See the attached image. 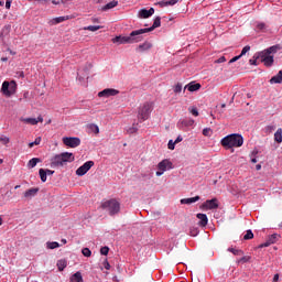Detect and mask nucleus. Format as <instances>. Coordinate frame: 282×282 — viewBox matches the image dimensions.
Returning a JSON list of instances; mask_svg holds the SVG:
<instances>
[{
	"label": "nucleus",
	"instance_id": "1",
	"mask_svg": "<svg viewBox=\"0 0 282 282\" xmlns=\"http://www.w3.org/2000/svg\"><path fill=\"white\" fill-rule=\"evenodd\" d=\"M282 50L281 44H275L264 51L258 53L256 58H261V63L265 65V67H272L274 65V54Z\"/></svg>",
	"mask_w": 282,
	"mask_h": 282
},
{
	"label": "nucleus",
	"instance_id": "2",
	"mask_svg": "<svg viewBox=\"0 0 282 282\" xmlns=\"http://www.w3.org/2000/svg\"><path fill=\"white\" fill-rule=\"evenodd\" d=\"M221 147L224 149H235L239 147H243V137L239 133H232L226 135L220 141Z\"/></svg>",
	"mask_w": 282,
	"mask_h": 282
},
{
	"label": "nucleus",
	"instance_id": "3",
	"mask_svg": "<svg viewBox=\"0 0 282 282\" xmlns=\"http://www.w3.org/2000/svg\"><path fill=\"white\" fill-rule=\"evenodd\" d=\"M140 41H142L140 30L132 31L128 36L118 35L112 39V43H117L118 45L140 43Z\"/></svg>",
	"mask_w": 282,
	"mask_h": 282
},
{
	"label": "nucleus",
	"instance_id": "4",
	"mask_svg": "<svg viewBox=\"0 0 282 282\" xmlns=\"http://www.w3.org/2000/svg\"><path fill=\"white\" fill-rule=\"evenodd\" d=\"M76 160L74 156V153L72 152H62L61 154H57L51 159V166L52 169H56L58 166H63L64 164H67V162L72 163Z\"/></svg>",
	"mask_w": 282,
	"mask_h": 282
},
{
	"label": "nucleus",
	"instance_id": "5",
	"mask_svg": "<svg viewBox=\"0 0 282 282\" xmlns=\"http://www.w3.org/2000/svg\"><path fill=\"white\" fill-rule=\"evenodd\" d=\"M101 208L106 210L110 217H113V215H118V213H120V202L116 198L105 200L101 203Z\"/></svg>",
	"mask_w": 282,
	"mask_h": 282
},
{
	"label": "nucleus",
	"instance_id": "6",
	"mask_svg": "<svg viewBox=\"0 0 282 282\" xmlns=\"http://www.w3.org/2000/svg\"><path fill=\"white\" fill-rule=\"evenodd\" d=\"M151 111H153V102H144L139 107L138 110V119L139 120H149V117L151 116Z\"/></svg>",
	"mask_w": 282,
	"mask_h": 282
},
{
	"label": "nucleus",
	"instance_id": "7",
	"mask_svg": "<svg viewBox=\"0 0 282 282\" xmlns=\"http://www.w3.org/2000/svg\"><path fill=\"white\" fill-rule=\"evenodd\" d=\"M1 91L3 96H7V98H10V96H14V94H17V82H3Z\"/></svg>",
	"mask_w": 282,
	"mask_h": 282
},
{
	"label": "nucleus",
	"instance_id": "8",
	"mask_svg": "<svg viewBox=\"0 0 282 282\" xmlns=\"http://www.w3.org/2000/svg\"><path fill=\"white\" fill-rule=\"evenodd\" d=\"M156 169V177H162L166 171H171V169H173V163L170 160L164 159L158 164Z\"/></svg>",
	"mask_w": 282,
	"mask_h": 282
},
{
	"label": "nucleus",
	"instance_id": "9",
	"mask_svg": "<svg viewBox=\"0 0 282 282\" xmlns=\"http://www.w3.org/2000/svg\"><path fill=\"white\" fill-rule=\"evenodd\" d=\"M63 144L65 147H69L70 149H76V147H80V138L78 137H64L62 139Z\"/></svg>",
	"mask_w": 282,
	"mask_h": 282
},
{
	"label": "nucleus",
	"instance_id": "10",
	"mask_svg": "<svg viewBox=\"0 0 282 282\" xmlns=\"http://www.w3.org/2000/svg\"><path fill=\"white\" fill-rule=\"evenodd\" d=\"M91 166H94V161L85 162L82 166H79L76 170V175H78V177H83V175H87V172L91 170Z\"/></svg>",
	"mask_w": 282,
	"mask_h": 282
},
{
	"label": "nucleus",
	"instance_id": "11",
	"mask_svg": "<svg viewBox=\"0 0 282 282\" xmlns=\"http://www.w3.org/2000/svg\"><path fill=\"white\" fill-rule=\"evenodd\" d=\"M279 239H281V235L272 234V235L268 236L265 242L259 245L258 248H270V246H272L273 243H276V241H279Z\"/></svg>",
	"mask_w": 282,
	"mask_h": 282
},
{
	"label": "nucleus",
	"instance_id": "12",
	"mask_svg": "<svg viewBox=\"0 0 282 282\" xmlns=\"http://www.w3.org/2000/svg\"><path fill=\"white\" fill-rule=\"evenodd\" d=\"M120 94V90L116 88H106L98 93L99 98H111V96H118Z\"/></svg>",
	"mask_w": 282,
	"mask_h": 282
},
{
	"label": "nucleus",
	"instance_id": "13",
	"mask_svg": "<svg viewBox=\"0 0 282 282\" xmlns=\"http://www.w3.org/2000/svg\"><path fill=\"white\" fill-rule=\"evenodd\" d=\"M160 25H162V18L156 17L154 19L152 26L145 28V29H139V33L142 35V34H147L148 32H153V30H155V28H160Z\"/></svg>",
	"mask_w": 282,
	"mask_h": 282
},
{
	"label": "nucleus",
	"instance_id": "14",
	"mask_svg": "<svg viewBox=\"0 0 282 282\" xmlns=\"http://www.w3.org/2000/svg\"><path fill=\"white\" fill-rule=\"evenodd\" d=\"M202 208H205L206 210H215L219 208V202L217 198L208 199L202 205Z\"/></svg>",
	"mask_w": 282,
	"mask_h": 282
},
{
	"label": "nucleus",
	"instance_id": "15",
	"mask_svg": "<svg viewBox=\"0 0 282 282\" xmlns=\"http://www.w3.org/2000/svg\"><path fill=\"white\" fill-rule=\"evenodd\" d=\"M155 14V9L150 8L149 10L147 9H141L138 13L139 19H149L150 17H153Z\"/></svg>",
	"mask_w": 282,
	"mask_h": 282
},
{
	"label": "nucleus",
	"instance_id": "16",
	"mask_svg": "<svg viewBox=\"0 0 282 282\" xmlns=\"http://www.w3.org/2000/svg\"><path fill=\"white\" fill-rule=\"evenodd\" d=\"M69 19H73L72 15L53 18L48 21V25H58V23H64V21H69Z\"/></svg>",
	"mask_w": 282,
	"mask_h": 282
},
{
	"label": "nucleus",
	"instance_id": "17",
	"mask_svg": "<svg viewBox=\"0 0 282 282\" xmlns=\"http://www.w3.org/2000/svg\"><path fill=\"white\" fill-rule=\"evenodd\" d=\"M21 122H24L25 124H39V122H43V117L39 116L36 118H21Z\"/></svg>",
	"mask_w": 282,
	"mask_h": 282
},
{
	"label": "nucleus",
	"instance_id": "18",
	"mask_svg": "<svg viewBox=\"0 0 282 282\" xmlns=\"http://www.w3.org/2000/svg\"><path fill=\"white\" fill-rule=\"evenodd\" d=\"M151 47H153V44L151 42H144L137 47V52L142 54L144 52H149Z\"/></svg>",
	"mask_w": 282,
	"mask_h": 282
},
{
	"label": "nucleus",
	"instance_id": "19",
	"mask_svg": "<svg viewBox=\"0 0 282 282\" xmlns=\"http://www.w3.org/2000/svg\"><path fill=\"white\" fill-rule=\"evenodd\" d=\"M186 89L187 91H199V89H202V84L192 82L184 87V90Z\"/></svg>",
	"mask_w": 282,
	"mask_h": 282
},
{
	"label": "nucleus",
	"instance_id": "20",
	"mask_svg": "<svg viewBox=\"0 0 282 282\" xmlns=\"http://www.w3.org/2000/svg\"><path fill=\"white\" fill-rule=\"evenodd\" d=\"M198 221V226H202L203 228L208 226V216L206 214H197L196 215Z\"/></svg>",
	"mask_w": 282,
	"mask_h": 282
},
{
	"label": "nucleus",
	"instance_id": "21",
	"mask_svg": "<svg viewBox=\"0 0 282 282\" xmlns=\"http://www.w3.org/2000/svg\"><path fill=\"white\" fill-rule=\"evenodd\" d=\"M37 193H39V187H32L26 192H24V197L25 199H32V197H36Z\"/></svg>",
	"mask_w": 282,
	"mask_h": 282
},
{
	"label": "nucleus",
	"instance_id": "22",
	"mask_svg": "<svg viewBox=\"0 0 282 282\" xmlns=\"http://www.w3.org/2000/svg\"><path fill=\"white\" fill-rule=\"evenodd\" d=\"M281 83H282V70H279V73L270 79V84L281 85Z\"/></svg>",
	"mask_w": 282,
	"mask_h": 282
},
{
	"label": "nucleus",
	"instance_id": "23",
	"mask_svg": "<svg viewBox=\"0 0 282 282\" xmlns=\"http://www.w3.org/2000/svg\"><path fill=\"white\" fill-rule=\"evenodd\" d=\"M195 202H199V196L181 199V204H187V205L195 204Z\"/></svg>",
	"mask_w": 282,
	"mask_h": 282
},
{
	"label": "nucleus",
	"instance_id": "24",
	"mask_svg": "<svg viewBox=\"0 0 282 282\" xmlns=\"http://www.w3.org/2000/svg\"><path fill=\"white\" fill-rule=\"evenodd\" d=\"M40 162H42L41 159H39V158H33V159H31V160L28 162L26 166H28V169H34V166H36V164H40Z\"/></svg>",
	"mask_w": 282,
	"mask_h": 282
},
{
	"label": "nucleus",
	"instance_id": "25",
	"mask_svg": "<svg viewBox=\"0 0 282 282\" xmlns=\"http://www.w3.org/2000/svg\"><path fill=\"white\" fill-rule=\"evenodd\" d=\"M70 282H83V274L77 271L75 274L70 276Z\"/></svg>",
	"mask_w": 282,
	"mask_h": 282
},
{
	"label": "nucleus",
	"instance_id": "26",
	"mask_svg": "<svg viewBox=\"0 0 282 282\" xmlns=\"http://www.w3.org/2000/svg\"><path fill=\"white\" fill-rule=\"evenodd\" d=\"M87 127H88L89 131H91V133H96V135H98V133H100V128L98 127V124L89 123Z\"/></svg>",
	"mask_w": 282,
	"mask_h": 282
},
{
	"label": "nucleus",
	"instance_id": "27",
	"mask_svg": "<svg viewBox=\"0 0 282 282\" xmlns=\"http://www.w3.org/2000/svg\"><path fill=\"white\" fill-rule=\"evenodd\" d=\"M118 6V0H112L108 2L106 6L102 7V10H112V8H116Z\"/></svg>",
	"mask_w": 282,
	"mask_h": 282
},
{
	"label": "nucleus",
	"instance_id": "28",
	"mask_svg": "<svg viewBox=\"0 0 282 282\" xmlns=\"http://www.w3.org/2000/svg\"><path fill=\"white\" fill-rule=\"evenodd\" d=\"M274 140L278 142V144H281L282 142V129L279 128L276 132L274 133Z\"/></svg>",
	"mask_w": 282,
	"mask_h": 282
},
{
	"label": "nucleus",
	"instance_id": "29",
	"mask_svg": "<svg viewBox=\"0 0 282 282\" xmlns=\"http://www.w3.org/2000/svg\"><path fill=\"white\" fill-rule=\"evenodd\" d=\"M57 268L59 272H63L67 268V260H58L57 261Z\"/></svg>",
	"mask_w": 282,
	"mask_h": 282
},
{
	"label": "nucleus",
	"instance_id": "30",
	"mask_svg": "<svg viewBox=\"0 0 282 282\" xmlns=\"http://www.w3.org/2000/svg\"><path fill=\"white\" fill-rule=\"evenodd\" d=\"M84 30H88V32H98V30H102L100 25H88L85 26Z\"/></svg>",
	"mask_w": 282,
	"mask_h": 282
},
{
	"label": "nucleus",
	"instance_id": "31",
	"mask_svg": "<svg viewBox=\"0 0 282 282\" xmlns=\"http://www.w3.org/2000/svg\"><path fill=\"white\" fill-rule=\"evenodd\" d=\"M228 252H231L236 257H242L243 251L241 249L228 248Z\"/></svg>",
	"mask_w": 282,
	"mask_h": 282
},
{
	"label": "nucleus",
	"instance_id": "32",
	"mask_svg": "<svg viewBox=\"0 0 282 282\" xmlns=\"http://www.w3.org/2000/svg\"><path fill=\"white\" fill-rule=\"evenodd\" d=\"M39 175H40L41 182H47V174L45 172V169H40Z\"/></svg>",
	"mask_w": 282,
	"mask_h": 282
},
{
	"label": "nucleus",
	"instance_id": "33",
	"mask_svg": "<svg viewBox=\"0 0 282 282\" xmlns=\"http://www.w3.org/2000/svg\"><path fill=\"white\" fill-rule=\"evenodd\" d=\"M46 248H48V250H56V248H61V245L56 241L47 242Z\"/></svg>",
	"mask_w": 282,
	"mask_h": 282
},
{
	"label": "nucleus",
	"instance_id": "34",
	"mask_svg": "<svg viewBox=\"0 0 282 282\" xmlns=\"http://www.w3.org/2000/svg\"><path fill=\"white\" fill-rule=\"evenodd\" d=\"M245 241H248L250 239H254V234L252 232V230H247L246 235L243 236Z\"/></svg>",
	"mask_w": 282,
	"mask_h": 282
},
{
	"label": "nucleus",
	"instance_id": "35",
	"mask_svg": "<svg viewBox=\"0 0 282 282\" xmlns=\"http://www.w3.org/2000/svg\"><path fill=\"white\" fill-rule=\"evenodd\" d=\"M203 135H205L206 138H210V135H213V129L204 128L203 129Z\"/></svg>",
	"mask_w": 282,
	"mask_h": 282
},
{
	"label": "nucleus",
	"instance_id": "36",
	"mask_svg": "<svg viewBox=\"0 0 282 282\" xmlns=\"http://www.w3.org/2000/svg\"><path fill=\"white\" fill-rule=\"evenodd\" d=\"M188 111H189V113H192V116H195V118H197V116H199V110H197V107H189Z\"/></svg>",
	"mask_w": 282,
	"mask_h": 282
},
{
	"label": "nucleus",
	"instance_id": "37",
	"mask_svg": "<svg viewBox=\"0 0 282 282\" xmlns=\"http://www.w3.org/2000/svg\"><path fill=\"white\" fill-rule=\"evenodd\" d=\"M182 124H184V127H193V124H195V120L193 119L183 120Z\"/></svg>",
	"mask_w": 282,
	"mask_h": 282
},
{
	"label": "nucleus",
	"instance_id": "38",
	"mask_svg": "<svg viewBox=\"0 0 282 282\" xmlns=\"http://www.w3.org/2000/svg\"><path fill=\"white\" fill-rule=\"evenodd\" d=\"M174 94H182V84L181 83H177L174 86Z\"/></svg>",
	"mask_w": 282,
	"mask_h": 282
},
{
	"label": "nucleus",
	"instance_id": "39",
	"mask_svg": "<svg viewBox=\"0 0 282 282\" xmlns=\"http://www.w3.org/2000/svg\"><path fill=\"white\" fill-rule=\"evenodd\" d=\"M82 254H84V257H91V250L89 248H84Z\"/></svg>",
	"mask_w": 282,
	"mask_h": 282
},
{
	"label": "nucleus",
	"instance_id": "40",
	"mask_svg": "<svg viewBox=\"0 0 282 282\" xmlns=\"http://www.w3.org/2000/svg\"><path fill=\"white\" fill-rule=\"evenodd\" d=\"M39 144H41V137H37V138L34 140V142L29 143V147H30V149H32V147L39 145Z\"/></svg>",
	"mask_w": 282,
	"mask_h": 282
},
{
	"label": "nucleus",
	"instance_id": "41",
	"mask_svg": "<svg viewBox=\"0 0 282 282\" xmlns=\"http://www.w3.org/2000/svg\"><path fill=\"white\" fill-rule=\"evenodd\" d=\"M250 261V256H245L238 260V263H248Z\"/></svg>",
	"mask_w": 282,
	"mask_h": 282
},
{
	"label": "nucleus",
	"instance_id": "42",
	"mask_svg": "<svg viewBox=\"0 0 282 282\" xmlns=\"http://www.w3.org/2000/svg\"><path fill=\"white\" fill-rule=\"evenodd\" d=\"M175 141L170 140L167 143V149H170V151H174L175 150Z\"/></svg>",
	"mask_w": 282,
	"mask_h": 282
},
{
	"label": "nucleus",
	"instance_id": "43",
	"mask_svg": "<svg viewBox=\"0 0 282 282\" xmlns=\"http://www.w3.org/2000/svg\"><path fill=\"white\" fill-rule=\"evenodd\" d=\"M100 254H104L105 257H107V254H109V247H102L100 249Z\"/></svg>",
	"mask_w": 282,
	"mask_h": 282
},
{
	"label": "nucleus",
	"instance_id": "44",
	"mask_svg": "<svg viewBox=\"0 0 282 282\" xmlns=\"http://www.w3.org/2000/svg\"><path fill=\"white\" fill-rule=\"evenodd\" d=\"M189 235L192 237H197V235H199V230H197V228H193V229H191Z\"/></svg>",
	"mask_w": 282,
	"mask_h": 282
},
{
	"label": "nucleus",
	"instance_id": "45",
	"mask_svg": "<svg viewBox=\"0 0 282 282\" xmlns=\"http://www.w3.org/2000/svg\"><path fill=\"white\" fill-rule=\"evenodd\" d=\"M250 50V46L247 45L242 48L241 53H240V56H246V54H248V51Z\"/></svg>",
	"mask_w": 282,
	"mask_h": 282
},
{
	"label": "nucleus",
	"instance_id": "46",
	"mask_svg": "<svg viewBox=\"0 0 282 282\" xmlns=\"http://www.w3.org/2000/svg\"><path fill=\"white\" fill-rule=\"evenodd\" d=\"M259 56V53L258 54H256V55H253V58L252 59H249V63H250V65H257V57Z\"/></svg>",
	"mask_w": 282,
	"mask_h": 282
},
{
	"label": "nucleus",
	"instance_id": "47",
	"mask_svg": "<svg viewBox=\"0 0 282 282\" xmlns=\"http://www.w3.org/2000/svg\"><path fill=\"white\" fill-rule=\"evenodd\" d=\"M257 30H260V31L265 30V23H263V22L258 23L257 24Z\"/></svg>",
	"mask_w": 282,
	"mask_h": 282
},
{
	"label": "nucleus",
	"instance_id": "48",
	"mask_svg": "<svg viewBox=\"0 0 282 282\" xmlns=\"http://www.w3.org/2000/svg\"><path fill=\"white\" fill-rule=\"evenodd\" d=\"M0 142H2L3 144H8V143H10V138H8V137H1V138H0Z\"/></svg>",
	"mask_w": 282,
	"mask_h": 282
},
{
	"label": "nucleus",
	"instance_id": "49",
	"mask_svg": "<svg viewBox=\"0 0 282 282\" xmlns=\"http://www.w3.org/2000/svg\"><path fill=\"white\" fill-rule=\"evenodd\" d=\"M3 33L9 34V33H10V26H4V28L2 29V32H1L0 36H3Z\"/></svg>",
	"mask_w": 282,
	"mask_h": 282
},
{
	"label": "nucleus",
	"instance_id": "50",
	"mask_svg": "<svg viewBox=\"0 0 282 282\" xmlns=\"http://www.w3.org/2000/svg\"><path fill=\"white\" fill-rule=\"evenodd\" d=\"M239 58H241V55L235 56L229 61V65L232 63H237V61H239Z\"/></svg>",
	"mask_w": 282,
	"mask_h": 282
},
{
	"label": "nucleus",
	"instance_id": "51",
	"mask_svg": "<svg viewBox=\"0 0 282 282\" xmlns=\"http://www.w3.org/2000/svg\"><path fill=\"white\" fill-rule=\"evenodd\" d=\"M215 63L219 64V63H226V56H221L218 59L215 61Z\"/></svg>",
	"mask_w": 282,
	"mask_h": 282
},
{
	"label": "nucleus",
	"instance_id": "52",
	"mask_svg": "<svg viewBox=\"0 0 282 282\" xmlns=\"http://www.w3.org/2000/svg\"><path fill=\"white\" fill-rule=\"evenodd\" d=\"M265 129H267V131H268L269 133H272V131H274V129H276V127H274V126H268Z\"/></svg>",
	"mask_w": 282,
	"mask_h": 282
},
{
	"label": "nucleus",
	"instance_id": "53",
	"mask_svg": "<svg viewBox=\"0 0 282 282\" xmlns=\"http://www.w3.org/2000/svg\"><path fill=\"white\" fill-rule=\"evenodd\" d=\"M11 6H12V0H7V1H6V8H7V10H10Z\"/></svg>",
	"mask_w": 282,
	"mask_h": 282
},
{
	"label": "nucleus",
	"instance_id": "54",
	"mask_svg": "<svg viewBox=\"0 0 282 282\" xmlns=\"http://www.w3.org/2000/svg\"><path fill=\"white\" fill-rule=\"evenodd\" d=\"M182 140H184V138H182V135H178L175 141L174 144H180V142H182Z\"/></svg>",
	"mask_w": 282,
	"mask_h": 282
},
{
	"label": "nucleus",
	"instance_id": "55",
	"mask_svg": "<svg viewBox=\"0 0 282 282\" xmlns=\"http://www.w3.org/2000/svg\"><path fill=\"white\" fill-rule=\"evenodd\" d=\"M104 268H105L106 270H110V269H111V264H109V261H105V262H104Z\"/></svg>",
	"mask_w": 282,
	"mask_h": 282
},
{
	"label": "nucleus",
	"instance_id": "56",
	"mask_svg": "<svg viewBox=\"0 0 282 282\" xmlns=\"http://www.w3.org/2000/svg\"><path fill=\"white\" fill-rule=\"evenodd\" d=\"M159 6H161V8H166V6H169V1H161L159 2Z\"/></svg>",
	"mask_w": 282,
	"mask_h": 282
},
{
	"label": "nucleus",
	"instance_id": "57",
	"mask_svg": "<svg viewBox=\"0 0 282 282\" xmlns=\"http://www.w3.org/2000/svg\"><path fill=\"white\" fill-rule=\"evenodd\" d=\"M180 0H169L167 6H175Z\"/></svg>",
	"mask_w": 282,
	"mask_h": 282
},
{
	"label": "nucleus",
	"instance_id": "58",
	"mask_svg": "<svg viewBox=\"0 0 282 282\" xmlns=\"http://www.w3.org/2000/svg\"><path fill=\"white\" fill-rule=\"evenodd\" d=\"M45 171V173H46V176L47 175H54V171H52V170H44Z\"/></svg>",
	"mask_w": 282,
	"mask_h": 282
},
{
	"label": "nucleus",
	"instance_id": "59",
	"mask_svg": "<svg viewBox=\"0 0 282 282\" xmlns=\"http://www.w3.org/2000/svg\"><path fill=\"white\" fill-rule=\"evenodd\" d=\"M276 281H279V274L278 273L273 276V282H276Z\"/></svg>",
	"mask_w": 282,
	"mask_h": 282
},
{
	"label": "nucleus",
	"instance_id": "60",
	"mask_svg": "<svg viewBox=\"0 0 282 282\" xmlns=\"http://www.w3.org/2000/svg\"><path fill=\"white\" fill-rule=\"evenodd\" d=\"M135 131H138L137 128H131V129L129 130L130 133H135Z\"/></svg>",
	"mask_w": 282,
	"mask_h": 282
},
{
	"label": "nucleus",
	"instance_id": "61",
	"mask_svg": "<svg viewBox=\"0 0 282 282\" xmlns=\"http://www.w3.org/2000/svg\"><path fill=\"white\" fill-rule=\"evenodd\" d=\"M9 54H11L12 56H14L17 54V52H13L12 50L8 48Z\"/></svg>",
	"mask_w": 282,
	"mask_h": 282
},
{
	"label": "nucleus",
	"instance_id": "62",
	"mask_svg": "<svg viewBox=\"0 0 282 282\" xmlns=\"http://www.w3.org/2000/svg\"><path fill=\"white\" fill-rule=\"evenodd\" d=\"M1 61L2 63H8V57H2Z\"/></svg>",
	"mask_w": 282,
	"mask_h": 282
},
{
	"label": "nucleus",
	"instance_id": "63",
	"mask_svg": "<svg viewBox=\"0 0 282 282\" xmlns=\"http://www.w3.org/2000/svg\"><path fill=\"white\" fill-rule=\"evenodd\" d=\"M252 164H257V158L251 159Z\"/></svg>",
	"mask_w": 282,
	"mask_h": 282
},
{
	"label": "nucleus",
	"instance_id": "64",
	"mask_svg": "<svg viewBox=\"0 0 282 282\" xmlns=\"http://www.w3.org/2000/svg\"><path fill=\"white\" fill-rule=\"evenodd\" d=\"M256 169H257V171H261V164H258V165L256 166Z\"/></svg>",
	"mask_w": 282,
	"mask_h": 282
}]
</instances>
